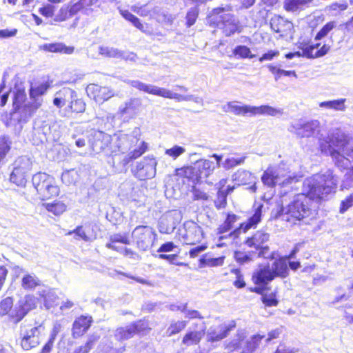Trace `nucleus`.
Masks as SVG:
<instances>
[{"label":"nucleus","instance_id":"nucleus-27","mask_svg":"<svg viewBox=\"0 0 353 353\" xmlns=\"http://www.w3.org/2000/svg\"><path fill=\"white\" fill-rule=\"evenodd\" d=\"M121 15L127 21H130L134 26L145 33H150L148 26L141 23L139 18L126 10H119Z\"/></svg>","mask_w":353,"mask_h":353},{"label":"nucleus","instance_id":"nucleus-25","mask_svg":"<svg viewBox=\"0 0 353 353\" xmlns=\"http://www.w3.org/2000/svg\"><path fill=\"white\" fill-rule=\"evenodd\" d=\"M31 101L26 105L23 111L25 113L24 118H23V121H26L27 119L30 118L33 115V114L42 105L43 99L40 97H30ZM22 119H20L21 121Z\"/></svg>","mask_w":353,"mask_h":353},{"label":"nucleus","instance_id":"nucleus-35","mask_svg":"<svg viewBox=\"0 0 353 353\" xmlns=\"http://www.w3.org/2000/svg\"><path fill=\"white\" fill-rule=\"evenodd\" d=\"M99 52L101 55L105 57L119 59L123 55V52L119 49L107 46H101L99 47Z\"/></svg>","mask_w":353,"mask_h":353},{"label":"nucleus","instance_id":"nucleus-30","mask_svg":"<svg viewBox=\"0 0 353 353\" xmlns=\"http://www.w3.org/2000/svg\"><path fill=\"white\" fill-rule=\"evenodd\" d=\"M43 50L51 52H61L70 54L74 52V48L66 46L62 43H54L45 44L43 46Z\"/></svg>","mask_w":353,"mask_h":353},{"label":"nucleus","instance_id":"nucleus-45","mask_svg":"<svg viewBox=\"0 0 353 353\" xmlns=\"http://www.w3.org/2000/svg\"><path fill=\"white\" fill-rule=\"evenodd\" d=\"M245 336L243 332H239L235 337L227 345L229 351H234L242 347Z\"/></svg>","mask_w":353,"mask_h":353},{"label":"nucleus","instance_id":"nucleus-34","mask_svg":"<svg viewBox=\"0 0 353 353\" xmlns=\"http://www.w3.org/2000/svg\"><path fill=\"white\" fill-rule=\"evenodd\" d=\"M85 103L82 99L78 98L77 93L74 91V97L70 99L68 104L70 110L76 113H82L85 110Z\"/></svg>","mask_w":353,"mask_h":353},{"label":"nucleus","instance_id":"nucleus-21","mask_svg":"<svg viewBox=\"0 0 353 353\" xmlns=\"http://www.w3.org/2000/svg\"><path fill=\"white\" fill-rule=\"evenodd\" d=\"M92 319L91 316H81L73 323L72 335L74 338L82 336L91 325Z\"/></svg>","mask_w":353,"mask_h":353},{"label":"nucleus","instance_id":"nucleus-8","mask_svg":"<svg viewBox=\"0 0 353 353\" xmlns=\"http://www.w3.org/2000/svg\"><path fill=\"white\" fill-rule=\"evenodd\" d=\"M32 184L41 199H48L57 196L59 188L54 179L46 173L39 172L32 176Z\"/></svg>","mask_w":353,"mask_h":353},{"label":"nucleus","instance_id":"nucleus-55","mask_svg":"<svg viewBox=\"0 0 353 353\" xmlns=\"http://www.w3.org/2000/svg\"><path fill=\"white\" fill-rule=\"evenodd\" d=\"M336 23L334 21H330L325 24L316 34L315 37V40H321V39L327 36V34L336 27Z\"/></svg>","mask_w":353,"mask_h":353},{"label":"nucleus","instance_id":"nucleus-3","mask_svg":"<svg viewBox=\"0 0 353 353\" xmlns=\"http://www.w3.org/2000/svg\"><path fill=\"white\" fill-rule=\"evenodd\" d=\"M288 130L298 138L317 139L321 152L330 155L335 165L340 168H347L350 161L353 160V141L347 140L343 134L339 133L332 137L324 134L318 120L297 119L290 123Z\"/></svg>","mask_w":353,"mask_h":353},{"label":"nucleus","instance_id":"nucleus-15","mask_svg":"<svg viewBox=\"0 0 353 353\" xmlns=\"http://www.w3.org/2000/svg\"><path fill=\"white\" fill-rule=\"evenodd\" d=\"M235 326L236 323L233 321L228 323H225L218 325L211 326L207 331V341L208 342L214 343L223 339Z\"/></svg>","mask_w":353,"mask_h":353},{"label":"nucleus","instance_id":"nucleus-33","mask_svg":"<svg viewBox=\"0 0 353 353\" xmlns=\"http://www.w3.org/2000/svg\"><path fill=\"white\" fill-rule=\"evenodd\" d=\"M345 99H341L337 100L323 101L319 103V107L331 109L336 111H344L346 108L345 105Z\"/></svg>","mask_w":353,"mask_h":353},{"label":"nucleus","instance_id":"nucleus-18","mask_svg":"<svg viewBox=\"0 0 353 353\" xmlns=\"http://www.w3.org/2000/svg\"><path fill=\"white\" fill-rule=\"evenodd\" d=\"M263 208V204H259L256 207L253 215L250 217L246 222L241 223L239 228H236L233 232H230L229 236H234V237H236L239 236L241 231L246 232L250 228H255L261 220Z\"/></svg>","mask_w":353,"mask_h":353},{"label":"nucleus","instance_id":"nucleus-60","mask_svg":"<svg viewBox=\"0 0 353 353\" xmlns=\"http://www.w3.org/2000/svg\"><path fill=\"white\" fill-rule=\"evenodd\" d=\"M175 229V224L172 221L169 224L166 225L164 221H159V230L162 234H170Z\"/></svg>","mask_w":353,"mask_h":353},{"label":"nucleus","instance_id":"nucleus-5","mask_svg":"<svg viewBox=\"0 0 353 353\" xmlns=\"http://www.w3.org/2000/svg\"><path fill=\"white\" fill-rule=\"evenodd\" d=\"M225 112H231L239 116L253 117L256 115L276 116L283 114L282 109L275 108L268 105L252 106L249 105H240L236 101L228 102L223 106Z\"/></svg>","mask_w":353,"mask_h":353},{"label":"nucleus","instance_id":"nucleus-47","mask_svg":"<svg viewBox=\"0 0 353 353\" xmlns=\"http://www.w3.org/2000/svg\"><path fill=\"white\" fill-rule=\"evenodd\" d=\"M11 141L6 135L0 137V161L2 160L10 150Z\"/></svg>","mask_w":353,"mask_h":353},{"label":"nucleus","instance_id":"nucleus-57","mask_svg":"<svg viewBox=\"0 0 353 353\" xmlns=\"http://www.w3.org/2000/svg\"><path fill=\"white\" fill-rule=\"evenodd\" d=\"M130 325L134 334H145V332L148 329V323L143 321H137Z\"/></svg>","mask_w":353,"mask_h":353},{"label":"nucleus","instance_id":"nucleus-56","mask_svg":"<svg viewBox=\"0 0 353 353\" xmlns=\"http://www.w3.org/2000/svg\"><path fill=\"white\" fill-rule=\"evenodd\" d=\"M13 305L12 299L7 297L0 302V315L4 316L8 314Z\"/></svg>","mask_w":353,"mask_h":353},{"label":"nucleus","instance_id":"nucleus-12","mask_svg":"<svg viewBox=\"0 0 353 353\" xmlns=\"http://www.w3.org/2000/svg\"><path fill=\"white\" fill-rule=\"evenodd\" d=\"M32 161L26 157H19L14 163V168L10 174V181L17 185H23L26 183L28 173L32 169Z\"/></svg>","mask_w":353,"mask_h":353},{"label":"nucleus","instance_id":"nucleus-58","mask_svg":"<svg viewBox=\"0 0 353 353\" xmlns=\"http://www.w3.org/2000/svg\"><path fill=\"white\" fill-rule=\"evenodd\" d=\"M199 14V10L195 6L190 9L186 14V25L188 27L194 24Z\"/></svg>","mask_w":353,"mask_h":353},{"label":"nucleus","instance_id":"nucleus-31","mask_svg":"<svg viewBox=\"0 0 353 353\" xmlns=\"http://www.w3.org/2000/svg\"><path fill=\"white\" fill-rule=\"evenodd\" d=\"M115 243H121L125 245H129L130 244V240L125 234H114L110 236V242L106 244V247L109 249L119 252L121 250V248L117 247L114 245Z\"/></svg>","mask_w":353,"mask_h":353},{"label":"nucleus","instance_id":"nucleus-6","mask_svg":"<svg viewBox=\"0 0 353 353\" xmlns=\"http://www.w3.org/2000/svg\"><path fill=\"white\" fill-rule=\"evenodd\" d=\"M261 181L264 185L268 187H274L276 185L282 186L288 185L298 181L297 176L291 174L290 172L285 169L284 165L276 167L270 166L264 171Z\"/></svg>","mask_w":353,"mask_h":353},{"label":"nucleus","instance_id":"nucleus-28","mask_svg":"<svg viewBox=\"0 0 353 353\" xmlns=\"http://www.w3.org/2000/svg\"><path fill=\"white\" fill-rule=\"evenodd\" d=\"M203 336V330H194L188 332L183 338L182 343L187 346L197 345Z\"/></svg>","mask_w":353,"mask_h":353},{"label":"nucleus","instance_id":"nucleus-4","mask_svg":"<svg viewBox=\"0 0 353 353\" xmlns=\"http://www.w3.org/2000/svg\"><path fill=\"white\" fill-rule=\"evenodd\" d=\"M231 11L230 6L218 7L213 9L208 17L210 24L221 29L227 37L231 36L239 29L238 21Z\"/></svg>","mask_w":353,"mask_h":353},{"label":"nucleus","instance_id":"nucleus-61","mask_svg":"<svg viewBox=\"0 0 353 353\" xmlns=\"http://www.w3.org/2000/svg\"><path fill=\"white\" fill-rule=\"evenodd\" d=\"M27 313L28 312L25 311L23 308L21 307L19 305L17 311H16L15 313L14 311H12L10 314H9V316L12 319L14 323H17L26 315Z\"/></svg>","mask_w":353,"mask_h":353},{"label":"nucleus","instance_id":"nucleus-16","mask_svg":"<svg viewBox=\"0 0 353 353\" xmlns=\"http://www.w3.org/2000/svg\"><path fill=\"white\" fill-rule=\"evenodd\" d=\"M86 92L88 97L92 98L98 103H103L114 94L113 90L110 88L94 83L87 86Z\"/></svg>","mask_w":353,"mask_h":353},{"label":"nucleus","instance_id":"nucleus-49","mask_svg":"<svg viewBox=\"0 0 353 353\" xmlns=\"http://www.w3.org/2000/svg\"><path fill=\"white\" fill-rule=\"evenodd\" d=\"M26 94L24 88H18L14 90L13 105L15 108H19L21 104L25 101Z\"/></svg>","mask_w":353,"mask_h":353},{"label":"nucleus","instance_id":"nucleus-23","mask_svg":"<svg viewBox=\"0 0 353 353\" xmlns=\"http://www.w3.org/2000/svg\"><path fill=\"white\" fill-rule=\"evenodd\" d=\"M270 234L264 231L259 230L254 234L248 238L245 241V245L252 248V250H256L258 248L265 245L264 244L269 241Z\"/></svg>","mask_w":353,"mask_h":353},{"label":"nucleus","instance_id":"nucleus-51","mask_svg":"<svg viewBox=\"0 0 353 353\" xmlns=\"http://www.w3.org/2000/svg\"><path fill=\"white\" fill-rule=\"evenodd\" d=\"M72 234H74V239L76 240H83L85 242L91 240L90 237L87 235L85 230L83 226H78L74 230L67 233V235Z\"/></svg>","mask_w":353,"mask_h":353},{"label":"nucleus","instance_id":"nucleus-38","mask_svg":"<svg viewBox=\"0 0 353 353\" xmlns=\"http://www.w3.org/2000/svg\"><path fill=\"white\" fill-rule=\"evenodd\" d=\"M99 336L97 334L90 335L84 345L77 347L72 352L68 353H88L99 340Z\"/></svg>","mask_w":353,"mask_h":353},{"label":"nucleus","instance_id":"nucleus-37","mask_svg":"<svg viewBox=\"0 0 353 353\" xmlns=\"http://www.w3.org/2000/svg\"><path fill=\"white\" fill-rule=\"evenodd\" d=\"M50 88V83L48 81L43 82L38 85H32L30 89V97H42L48 90Z\"/></svg>","mask_w":353,"mask_h":353},{"label":"nucleus","instance_id":"nucleus-24","mask_svg":"<svg viewBox=\"0 0 353 353\" xmlns=\"http://www.w3.org/2000/svg\"><path fill=\"white\" fill-rule=\"evenodd\" d=\"M288 261L286 258L281 257L279 260L275 261L272 265H270V268L272 270V272L274 274L275 277H281L285 278L289 273V270L288 267Z\"/></svg>","mask_w":353,"mask_h":353},{"label":"nucleus","instance_id":"nucleus-26","mask_svg":"<svg viewBox=\"0 0 353 353\" xmlns=\"http://www.w3.org/2000/svg\"><path fill=\"white\" fill-rule=\"evenodd\" d=\"M312 0H285L283 6L288 12H299L308 8Z\"/></svg>","mask_w":353,"mask_h":353},{"label":"nucleus","instance_id":"nucleus-2","mask_svg":"<svg viewBox=\"0 0 353 353\" xmlns=\"http://www.w3.org/2000/svg\"><path fill=\"white\" fill-rule=\"evenodd\" d=\"M140 129L135 128L130 134L119 133L110 136L101 131L95 132L92 148L96 153L105 152L112 157L110 162L118 172L126 170L127 165L141 157L148 150V143L141 141Z\"/></svg>","mask_w":353,"mask_h":353},{"label":"nucleus","instance_id":"nucleus-53","mask_svg":"<svg viewBox=\"0 0 353 353\" xmlns=\"http://www.w3.org/2000/svg\"><path fill=\"white\" fill-rule=\"evenodd\" d=\"M181 216L179 211L177 210H173L171 211L167 214H165L164 216H163L161 218V221H164V223L168 225L170 223H172V221L175 224V227L176 226L177 223L181 220Z\"/></svg>","mask_w":353,"mask_h":353},{"label":"nucleus","instance_id":"nucleus-22","mask_svg":"<svg viewBox=\"0 0 353 353\" xmlns=\"http://www.w3.org/2000/svg\"><path fill=\"white\" fill-rule=\"evenodd\" d=\"M74 97V90L70 88H63L54 94L53 105L58 108H61L68 103L69 104L70 99Z\"/></svg>","mask_w":353,"mask_h":353},{"label":"nucleus","instance_id":"nucleus-1","mask_svg":"<svg viewBox=\"0 0 353 353\" xmlns=\"http://www.w3.org/2000/svg\"><path fill=\"white\" fill-rule=\"evenodd\" d=\"M338 177L331 170L316 174L307 178L303 182L306 194L296 195L285 207H282L283 218L290 225H307L312 220V199H324L335 192Z\"/></svg>","mask_w":353,"mask_h":353},{"label":"nucleus","instance_id":"nucleus-17","mask_svg":"<svg viewBox=\"0 0 353 353\" xmlns=\"http://www.w3.org/2000/svg\"><path fill=\"white\" fill-rule=\"evenodd\" d=\"M183 238L186 244L194 245L203 239V231L196 223L190 221L184 224Z\"/></svg>","mask_w":353,"mask_h":353},{"label":"nucleus","instance_id":"nucleus-62","mask_svg":"<svg viewBox=\"0 0 353 353\" xmlns=\"http://www.w3.org/2000/svg\"><path fill=\"white\" fill-rule=\"evenodd\" d=\"M119 252H122L125 256L129 257L134 261H139L141 259V256L139 255V254H137L132 249L121 248V250Z\"/></svg>","mask_w":353,"mask_h":353},{"label":"nucleus","instance_id":"nucleus-50","mask_svg":"<svg viewBox=\"0 0 353 353\" xmlns=\"http://www.w3.org/2000/svg\"><path fill=\"white\" fill-rule=\"evenodd\" d=\"M186 325L187 322L185 321L172 322L166 330V334L168 336L174 335L183 330L186 327Z\"/></svg>","mask_w":353,"mask_h":353},{"label":"nucleus","instance_id":"nucleus-9","mask_svg":"<svg viewBox=\"0 0 353 353\" xmlns=\"http://www.w3.org/2000/svg\"><path fill=\"white\" fill-rule=\"evenodd\" d=\"M157 236L155 230L148 225H138L132 232L133 242L141 251H147L152 248Z\"/></svg>","mask_w":353,"mask_h":353},{"label":"nucleus","instance_id":"nucleus-48","mask_svg":"<svg viewBox=\"0 0 353 353\" xmlns=\"http://www.w3.org/2000/svg\"><path fill=\"white\" fill-rule=\"evenodd\" d=\"M186 150L185 148L174 145L170 148H168L165 150V154L169 157L172 160H176L179 157L183 154Z\"/></svg>","mask_w":353,"mask_h":353},{"label":"nucleus","instance_id":"nucleus-59","mask_svg":"<svg viewBox=\"0 0 353 353\" xmlns=\"http://www.w3.org/2000/svg\"><path fill=\"white\" fill-rule=\"evenodd\" d=\"M227 193L224 190H218L217 199L214 201L215 205L218 209L225 208L226 205Z\"/></svg>","mask_w":353,"mask_h":353},{"label":"nucleus","instance_id":"nucleus-32","mask_svg":"<svg viewBox=\"0 0 353 353\" xmlns=\"http://www.w3.org/2000/svg\"><path fill=\"white\" fill-rule=\"evenodd\" d=\"M252 179V174L244 170H239L232 175V180L235 181L238 185L247 184L251 182Z\"/></svg>","mask_w":353,"mask_h":353},{"label":"nucleus","instance_id":"nucleus-10","mask_svg":"<svg viewBox=\"0 0 353 353\" xmlns=\"http://www.w3.org/2000/svg\"><path fill=\"white\" fill-rule=\"evenodd\" d=\"M215 168L216 165L213 161L208 159H200L196 161L193 165L185 168L184 172L185 176L193 182L198 183L211 175Z\"/></svg>","mask_w":353,"mask_h":353},{"label":"nucleus","instance_id":"nucleus-63","mask_svg":"<svg viewBox=\"0 0 353 353\" xmlns=\"http://www.w3.org/2000/svg\"><path fill=\"white\" fill-rule=\"evenodd\" d=\"M353 205V194H350L346 199L341 201V207H340V212L344 213L347 211L351 206Z\"/></svg>","mask_w":353,"mask_h":353},{"label":"nucleus","instance_id":"nucleus-64","mask_svg":"<svg viewBox=\"0 0 353 353\" xmlns=\"http://www.w3.org/2000/svg\"><path fill=\"white\" fill-rule=\"evenodd\" d=\"M263 303L268 307L276 306L278 304L275 295L271 294L270 295H264L262 297Z\"/></svg>","mask_w":353,"mask_h":353},{"label":"nucleus","instance_id":"nucleus-13","mask_svg":"<svg viewBox=\"0 0 353 353\" xmlns=\"http://www.w3.org/2000/svg\"><path fill=\"white\" fill-rule=\"evenodd\" d=\"M157 165V161L153 156L145 157L137 162L136 168L133 170L134 176L140 180L152 179L156 175Z\"/></svg>","mask_w":353,"mask_h":353},{"label":"nucleus","instance_id":"nucleus-29","mask_svg":"<svg viewBox=\"0 0 353 353\" xmlns=\"http://www.w3.org/2000/svg\"><path fill=\"white\" fill-rule=\"evenodd\" d=\"M40 296L43 298L44 305L47 309H50L57 304L58 296L53 290H42L40 292Z\"/></svg>","mask_w":353,"mask_h":353},{"label":"nucleus","instance_id":"nucleus-40","mask_svg":"<svg viewBox=\"0 0 353 353\" xmlns=\"http://www.w3.org/2000/svg\"><path fill=\"white\" fill-rule=\"evenodd\" d=\"M239 219V217L234 214H228L224 223L218 228V234H223L228 232L232 228V225Z\"/></svg>","mask_w":353,"mask_h":353},{"label":"nucleus","instance_id":"nucleus-19","mask_svg":"<svg viewBox=\"0 0 353 353\" xmlns=\"http://www.w3.org/2000/svg\"><path fill=\"white\" fill-rule=\"evenodd\" d=\"M270 265L259 268L252 275L254 283L260 286H265L274 279V274Z\"/></svg>","mask_w":353,"mask_h":353},{"label":"nucleus","instance_id":"nucleus-20","mask_svg":"<svg viewBox=\"0 0 353 353\" xmlns=\"http://www.w3.org/2000/svg\"><path fill=\"white\" fill-rule=\"evenodd\" d=\"M270 26L273 31L280 33L281 37L288 35L293 29L292 23L280 16H274L271 19Z\"/></svg>","mask_w":353,"mask_h":353},{"label":"nucleus","instance_id":"nucleus-11","mask_svg":"<svg viewBox=\"0 0 353 353\" xmlns=\"http://www.w3.org/2000/svg\"><path fill=\"white\" fill-rule=\"evenodd\" d=\"M42 324L36 326L21 327L20 332V345L23 350L28 351L39 345L41 333L44 331Z\"/></svg>","mask_w":353,"mask_h":353},{"label":"nucleus","instance_id":"nucleus-54","mask_svg":"<svg viewBox=\"0 0 353 353\" xmlns=\"http://www.w3.org/2000/svg\"><path fill=\"white\" fill-rule=\"evenodd\" d=\"M252 253L255 257H263L265 259H274V253L270 252V248L268 245H263L256 250H252Z\"/></svg>","mask_w":353,"mask_h":353},{"label":"nucleus","instance_id":"nucleus-42","mask_svg":"<svg viewBox=\"0 0 353 353\" xmlns=\"http://www.w3.org/2000/svg\"><path fill=\"white\" fill-rule=\"evenodd\" d=\"M43 205L46 207L48 212H52L56 216L61 214L66 210L65 204L61 201H56L51 203H44Z\"/></svg>","mask_w":353,"mask_h":353},{"label":"nucleus","instance_id":"nucleus-7","mask_svg":"<svg viewBox=\"0 0 353 353\" xmlns=\"http://www.w3.org/2000/svg\"><path fill=\"white\" fill-rule=\"evenodd\" d=\"M127 83L141 91L158 97L174 99L178 102L188 101L192 99L191 96L183 95L176 92H173L168 89L158 87L152 84H146L137 80H128Z\"/></svg>","mask_w":353,"mask_h":353},{"label":"nucleus","instance_id":"nucleus-36","mask_svg":"<svg viewBox=\"0 0 353 353\" xmlns=\"http://www.w3.org/2000/svg\"><path fill=\"white\" fill-rule=\"evenodd\" d=\"M264 338L265 336L261 334L252 336L250 340L246 342L245 346L243 348L242 353H252L259 346L261 341Z\"/></svg>","mask_w":353,"mask_h":353},{"label":"nucleus","instance_id":"nucleus-14","mask_svg":"<svg viewBox=\"0 0 353 353\" xmlns=\"http://www.w3.org/2000/svg\"><path fill=\"white\" fill-rule=\"evenodd\" d=\"M142 106L140 98L132 97L120 105L117 114L124 120L134 119L141 112Z\"/></svg>","mask_w":353,"mask_h":353},{"label":"nucleus","instance_id":"nucleus-46","mask_svg":"<svg viewBox=\"0 0 353 353\" xmlns=\"http://www.w3.org/2000/svg\"><path fill=\"white\" fill-rule=\"evenodd\" d=\"M37 303V299L32 295H27L23 299L19 301L20 307L23 308V310L28 312L35 308Z\"/></svg>","mask_w":353,"mask_h":353},{"label":"nucleus","instance_id":"nucleus-43","mask_svg":"<svg viewBox=\"0 0 353 353\" xmlns=\"http://www.w3.org/2000/svg\"><path fill=\"white\" fill-rule=\"evenodd\" d=\"M234 257L237 263L243 265L252 261L254 258V256L252 253V250H251L248 252L236 251L234 254Z\"/></svg>","mask_w":353,"mask_h":353},{"label":"nucleus","instance_id":"nucleus-39","mask_svg":"<svg viewBox=\"0 0 353 353\" xmlns=\"http://www.w3.org/2000/svg\"><path fill=\"white\" fill-rule=\"evenodd\" d=\"M130 325L117 328L114 332V337L117 341H122L128 340L134 336Z\"/></svg>","mask_w":353,"mask_h":353},{"label":"nucleus","instance_id":"nucleus-41","mask_svg":"<svg viewBox=\"0 0 353 353\" xmlns=\"http://www.w3.org/2000/svg\"><path fill=\"white\" fill-rule=\"evenodd\" d=\"M40 285V280L34 274H26L22 278L21 286L26 290H32Z\"/></svg>","mask_w":353,"mask_h":353},{"label":"nucleus","instance_id":"nucleus-52","mask_svg":"<svg viewBox=\"0 0 353 353\" xmlns=\"http://www.w3.org/2000/svg\"><path fill=\"white\" fill-rule=\"evenodd\" d=\"M245 157H243L241 158H227L223 162H222L221 165L224 169L230 170L237 165L243 164L245 161Z\"/></svg>","mask_w":353,"mask_h":353},{"label":"nucleus","instance_id":"nucleus-44","mask_svg":"<svg viewBox=\"0 0 353 353\" xmlns=\"http://www.w3.org/2000/svg\"><path fill=\"white\" fill-rule=\"evenodd\" d=\"M233 54L238 59H247V58H253L254 57V54H251L250 49L243 45L236 46L233 49Z\"/></svg>","mask_w":353,"mask_h":353}]
</instances>
